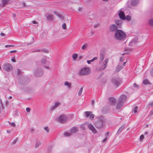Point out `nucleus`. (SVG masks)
Wrapping results in <instances>:
<instances>
[{"instance_id":"1","label":"nucleus","mask_w":153,"mask_h":153,"mask_svg":"<svg viewBox=\"0 0 153 153\" xmlns=\"http://www.w3.org/2000/svg\"><path fill=\"white\" fill-rule=\"evenodd\" d=\"M126 34L122 30L118 29L115 25V38L119 40H124L126 37Z\"/></svg>"},{"instance_id":"2","label":"nucleus","mask_w":153,"mask_h":153,"mask_svg":"<svg viewBox=\"0 0 153 153\" xmlns=\"http://www.w3.org/2000/svg\"><path fill=\"white\" fill-rule=\"evenodd\" d=\"M105 120L103 116L98 117V120L95 123V126L97 128H101L103 127Z\"/></svg>"},{"instance_id":"3","label":"nucleus","mask_w":153,"mask_h":153,"mask_svg":"<svg viewBox=\"0 0 153 153\" xmlns=\"http://www.w3.org/2000/svg\"><path fill=\"white\" fill-rule=\"evenodd\" d=\"M91 71L89 68L85 67L82 68L79 72L78 74L80 76H85L90 74Z\"/></svg>"},{"instance_id":"4","label":"nucleus","mask_w":153,"mask_h":153,"mask_svg":"<svg viewBox=\"0 0 153 153\" xmlns=\"http://www.w3.org/2000/svg\"><path fill=\"white\" fill-rule=\"evenodd\" d=\"M43 71L41 68L37 67L34 70L33 74L35 76L37 77L42 76L43 74Z\"/></svg>"},{"instance_id":"5","label":"nucleus","mask_w":153,"mask_h":153,"mask_svg":"<svg viewBox=\"0 0 153 153\" xmlns=\"http://www.w3.org/2000/svg\"><path fill=\"white\" fill-rule=\"evenodd\" d=\"M19 83L22 85H25L29 82L27 78L24 76H22L19 79Z\"/></svg>"},{"instance_id":"6","label":"nucleus","mask_w":153,"mask_h":153,"mask_svg":"<svg viewBox=\"0 0 153 153\" xmlns=\"http://www.w3.org/2000/svg\"><path fill=\"white\" fill-rule=\"evenodd\" d=\"M68 119V117L65 115H61L59 117L58 120L60 122L63 123H65Z\"/></svg>"},{"instance_id":"7","label":"nucleus","mask_w":153,"mask_h":153,"mask_svg":"<svg viewBox=\"0 0 153 153\" xmlns=\"http://www.w3.org/2000/svg\"><path fill=\"white\" fill-rule=\"evenodd\" d=\"M4 68L6 71H10L12 70L13 68L12 65L9 63H5L4 65Z\"/></svg>"},{"instance_id":"8","label":"nucleus","mask_w":153,"mask_h":153,"mask_svg":"<svg viewBox=\"0 0 153 153\" xmlns=\"http://www.w3.org/2000/svg\"><path fill=\"white\" fill-rule=\"evenodd\" d=\"M108 61V59H106L104 62H103V64H102L100 69L99 71H102V70L105 69L107 67V63Z\"/></svg>"},{"instance_id":"9","label":"nucleus","mask_w":153,"mask_h":153,"mask_svg":"<svg viewBox=\"0 0 153 153\" xmlns=\"http://www.w3.org/2000/svg\"><path fill=\"white\" fill-rule=\"evenodd\" d=\"M127 98V97L126 95H122L120 97L118 101L123 104V103L126 101Z\"/></svg>"},{"instance_id":"10","label":"nucleus","mask_w":153,"mask_h":153,"mask_svg":"<svg viewBox=\"0 0 153 153\" xmlns=\"http://www.w3.org/2000/svg\"><path fill=\"white\" fill-rule=\"evenodd\" d=\"M123 67L122 65V64L121 62H119V63L117 65L116 67L115 73H118L123 68Z\"/></svg>"},{"instance_id":"11","label":"nucleus","mask_w":153,"mask_h":153,"mask_svg":"<svg viewBox=\"0 0 153 153\" xmlns=\"http://www.w3.org/2000/svg\"><path fill=\"white\" fill-rule=\"evenodd\" d=\"M122 81L119 78L115 79V88H117L121 84Z\"/></svg>"},{"instance_id":"12","label":"nucleus","mask_w":153,"mask_h":153,"mask_svg":"<svg viewBox=\"0 0 153 153\" xmlns=\"http://www.w3.org/2000/svg\"><path fill=\"white\" fill-rule=\"evenodd\" d=\"M115 23H116L117 27V28L118 27L119 28H121L122 25L123 23V20L120 19L118 20H116Z\"/></svg>"},{"instance_id":"13","label":"nucleus","mask_w":153,"mask_h":153,"mask_svg":"<svg viewBox=\"0 0 153 153\" xmlns=\"http://www.w3.org/2000/svg\"><path fill=\"white\" fill-rule=\"evenodd\" d=\"M138 42V39L137 38H133L130 43L129 45L130 46H132L135 45V43Z\"/></svg>"},{"instance_id":"14","label":"nucleus","mask_w":153,"mask_h":153,"mask_svg":"<svg viewBox=\"0 0 153 153\" xmlns=\"http://www.w3.org/2000/svg\"><path fill=\"white\" fill-rule=\"evenodd\" d=\"M89 128L94 133H96L97 131L94 126L91 124H89L88 126Z\"/></svg>"},{"instance_id":"15","label":"nucleus","mask_w":153,"mask_h":153,"mask_svg":"<svg viewBox=\"0 0 153 153\" xmlns=\"http://www.w3.org/2000/svg\"><path fill=\"white\" fill-rule=\"evenodd\" d=\"M109 103L110 105H114L115 104V98L113 97H110L108 98Z\"/></svg>"},{"instance_id":"16","label":"nucleus","mask_w":153,"mask_h":153,"mask_svg":"<svg viewBox=\"0 0 153 153\" xmlns=\"http://www.w3.org/2000/svg\"><path fill=\"white\" fill-rule=\"evenodd\" d=\"M119 17L120 18V19L123 20H125L126 19V17L125 14L123 12L120 11L118 14Z\"/></svg>"},{"instance_id":"17","label":"nucleus","mask_w":153,"mask_h":153,"mask_svg":"<svg viewBox=\"0 0 153 153\" xmlns=\"http://www.w3.org/2000/svg\"><path fill=\"white\" fill-rule=\"evenodd\" d=\"M139 2V0H131V5L133 6H136Z\"/></svg>"},{"instance_id":"18","label":"nucleus","mask_w":153,"mask_h":153,"mask_svg":"<svg viewBox=\"0 0 153 153\" xmlns=\"http://www.w3.org/2000/svg\"><path fill=\"white\" fill-rule=\"evenodd\" d=\"M78 131V128L76 127H74L70 130V131L72 133H75Z\"/></svg>"},{"instance_id":"19","label":"nucleus","mask_w":153,"mask_h":153,"mask_svg":"<svg viewBox=\"0 0 153 153\" xmlns=\"http://www.w3.org/2000/svg\"><path fill=\"white\" fill-rule=\"evenodd\" d=\"M123 104L122 103H121L119 101L116 105V108L117 110H119L123 105Z\"/></svg>"},{"instance_id":"20","label":"nucleus","mask_w":153,"mask_h":153,"mask_svg":"<svg viewBox=\"0 0 153 153\" xmlns=\"http://www.w3.org/2000/svg\"><path fill=\"white\" fill-rule=\"evenodd\" d=\"M105 56L104 53L103 52L100 53V62H101L103 60Z\"/></svg>"},{"instance_id":"21","label":"nucleus","mask_w":153,"mask_h":153,"mask_svg":"<svg viewBox=\"0 0 153 153\" xmlns=\"http://www.w3.org/2000/svg\"><path fill=\"white\" fill-rule=\"evenodd\" d=\"M60 104V103L59 102H56L55 103L54 106H52L51 108V110H53L56 109L57 107Z\"/></svg>"},{"instance_id":"22","label":"nucleus","mask_w":153,"mask_h":153,"mask_svg":"<svg viewBox=\"0 0 153 153\" xmlns=\"http://www.w3.org/2000/svg\"><path fill=\"white\" fill-rule=\"evenodd\" d=\"M2 1V7L4 6L6 4H7L8 3V2L10 0H1Z\"/></svg>"},{"instance_id":"23","label":"nucleus","mask_w":153,"mask_h":153,"mask_svg":"<svg viewBox=\"0 0 153 153\" xmlns=\"http://www.w3.org/2000/svg\"><path fill=\"white\" fill-rule=\"evenodd\" d=\"M109 30L111 31H115V24L111 25L109 27Z\"/></svg>"},{"instance_id":"24","label":"nucleus","mask_w":153,"mask_h":153,"mask_svg":"<svg viewBox=\"0 0 153 153\" xmlns=\"http://www.w3.org/2000/svg\"><path fill=\"white\" fill-rule=\"evenodd\" d=\"M46 17L48 20H53V15L51 14H48L46 15Z\"/></svg>"},{"instance_id":"25","label":"nucleus","mask_w":153,"mask_h":153,"mask_svg":"<svg viewBox=\"0 0 153 153\" xmlns=\"http://www.w3.org/2000/svg\"><path fill=\"white\" fill-rule=\"evenodd\" d=\"M41 144V143L40 141L36 140L35 145V147L36 148H38Z\"/></svg>"},{"instance_id":"26","label":"nucleus","mask_w":153,"mask_h":153,"mask_svg":"<svg viewBox=\"0 0 153 153\" xmlns=\"http://www.w3.org/2000/svg\"><path fill=\"white\" fill-rule=\"evenodd\" d=\"M64 85L67 86L68 88L70 89L71 88V84L67 81H65L64 83Z\"/></svg>"},{"instance_id":"27","label":"nucleus","mask_w":153,"mask_h":153,"mask_svg":"<svg viewBox=\"0 0 153 153\" xmlns=\"http://www.w3.org/2000/svg\"><path fill=\"white\" fill-rule=\"evenodd\" d=\"M124 126H123L121 127L118 131L117 132V134H120L121 132L124 129Z\"/></svg>"},{"instance_id":"28","label":"nucleus","mask_w":153,"mask_h":153,"mask_svg":"<svg viewBox=\"0 0 153 153\" xmlns=\"http://www.w3.org/2000/svg\"><path fill=\"white\" fill-rule=\"evenodd\" d=\"M88 44L85 43L82 47L81 48L83 50H85L87 48Z\"/></svg>"},{"instance_id":"29","label":"nucleus","mask_w":153,"mask_h":153,"mask_svg":"<svg viewBox=\"0 0 153 153\" xmlns=\"http://www.w3.org/2000/svg\"><path fill=\"white\" fill-rule=\"evenodd\" d=\"M4 108V105L2 102V101L0 100V114H1L2 109Z\"/></svg>"},{"instance_id":"30","label":"nucleus","mask_w":153,"mask_h":153,"mask_svg":"<svg viewBox=\"0 0 153 153\" xmlns=\"http://www.w3.org/2000/svg\"><path fill=\"white\" fill-rule=\"evenodd\" d=\"M138 108V107L137 106H135L133 108L132 111H133L134 114H135L137 113Z\"/></svg>"},{"instance_id":"31","label":"nucleus","mask_w":153,"mask_h":153,"mask_svg":"<svg viewBox=\"0 0 153 153\" xmlns=\"http://www.w3.org/2000/svg\"><path fill=\"white\" fill-rule=\"evenodd\" d=\"M47 62L46 59L45 58H42L41 60V62L43 64H45Z\"/></svg>"},{"instance_id":"32","label":"nucleus","mask_w":153,"mask_h":153,"mask_svg":"<svg viewBox=\"0 0 153 153\" xmlns=\"http://www.w3.org/2000/svg\"><path fill=\"white\" fill-rule=\"evenodd\" d=\"M91 111H85V116L86 117H88L90 116V114L91 113Z\"/></svg>"},{"instance_id":"33","label":"nucleus","mask_w":153,"mask_h":153,"mask_svg":"<svg viewBox=\"0 0 153 153\" xmlns=\"http://www.w3.org/2000/svg\"><path fill=\"white\" fill-rule=\"evenodd\" d=\"M83 87H81L80 89V90L78 92V95L79 96H80L81 95V94H82V91L83 90Z\"/></svg>"},{"instance_id":"34","label":"nucleus","mask_w":153,"mask_h":153,"mask_svg":"<svg viewBox=\"0 0 153 153\" xmlns=\"http://www.w3.org/2000/svg\"><path fill=\"white\" fill-rule=\"evenodd\" d=\"M78 57V54L76 53H74L72 55V57L74 60H75Z\"/></svg>"},{"instance_id":"35","label":"nucleus","mask_w":153,"mask_h":153,"mask_svg":"<svg viewBox=\"0 0 153 153\" xmlns=\"http://www.w3.org/2000/svg\"><path fill=\"white\" fill-rule=\"evenodd\" d=\"M143 82L144 84L146 85L149 84V81L147 79H145L143 81Z\"/></svg>"},{"instance_id":"36","label":"nucleus","mask_w":153,"mask_h":153,"mask_svg":"<svg viewBox=\"0 0 153 153\" xmlns=\"http://www.w3.org/2000/svg\"><path fill=\"white\" fill-rule=\"evenodd\" d=\"M58 14V15H57V16L59 18H60L62 20H64V17L62 15V14H59V13Z\"/></svg>"},{"instance_id":"37","label":"nucleus","mask_w":153,"mask_h":153,"mask_svg":"<svg viewBox=\"0 0 153 153\" xmlns=\"http://www.w3.org/2000/svg\"><path fill=\"white\" fill-rule=\"evenodd\" d=\"M149 24L151 26H153V19L149 20Z\"/></svg>"},{"instance_id":"38","label":"nucleus","mask_w":153,"mask_h":153,"mask_svg":"<svg viewBox=\"0 0 153 153\" xmlns=\"http://www.w3.org/2000/svg\"><path fill=\"white\" fill-rule=\"evenodd\" d=\"M126 19L128 21H130L131 19V17L130 16L128 15L126 17Z\"/></svg>"},{"instance_id":"39","label":"nucleus","mask_w":153,"mask_h":153,"mask_svg":"<svg viewBox=\"0 0 153 153\" xmlns=\"http://www.w3.org/2000/svg\"><path fill=\"white\" fill-rule=\"evenodd\" d=\"M62 27L63 29L66 30V25L65 23H64L62 24Z\"/></svg>"},{"instance_id":"40","label":"nucleus","mask_w":153,"mask_h":153,"mask_svg":"<svg viewBox=\"0 0 153 153\" xmlns=\"http://www.w3.org/2000/svg\"><path fill=\"white\" fill-rule=\"evenodd\" d=\"M9 124L10 125L12 126L15 127L16 126V124L12 122L11 123L10 121L8 122Z\"/></svg>"},{"instance_id":"41","label":"nucleus","mask_w":153,"mask_h":153,"mask_svg":"<svg viewBox=\"0 0 153 153\" xmlns=\"http://www.w3.org/2000/svg\"><path fill=\"white\" fill-rule=\"evenodd\" d=\"M64 135L66 136H69L71 135V134L70 133L65 132L64 133Z\"/></svg>"},{"instance_id":"42","label":"nucleus","mask_w":153,"mask_h":153,"mask_svg":"<svg viewBox=\"0 0 153 153\" xmlns=\"http://www.w3.org/2000/svg\"><path fill=\"white\" fill-rule=\"evenodd\" d=\"M94 115L93 114H91L90 115L89 117L90 119H92L94 118Z\"/></svg>"},{"instance_id":"43","label":"nucleus","mask_w":153,"mask_h":153,"mask_svg":"<svg viewBox=\"0 0 153 153\" xmlns=\"http://www.w3.org/2000/svg\"><path fill=\"white\" fill-rule=\"evenodd\" d=\"M44 129L47 132H48L49 131V129L48 126L45 127L44 128Z\"/></svg>"},{"instance_id":"44","label":"nucleus","mask_w":153,"mask_h":153,"mask_svg":"<svg viewBox=\"0 0 153 153\" xmlns=\"http://www.w3.org/2000/svg\"><path fill=\"white\" fill-rule=\"evenodd\" d=\"M153 106V101L151 102L150 104H149L148 107L150 108Z\"/></svg>"},{"instance_id":"45","label":"nucleus","mask_w":153,"mask_h":153,"mask_svg":"<svg viewBox=\"0 0 153 153\" xmlns=\"http://www.w3.org/2000/svg\"><path fill=\"white\" fill-rule=\"evenodd\" d=\"M144 138V136L142 134L141 135L140 137V141H142Z\"/></svg>"},{"instance_id":"46","label":"nucleus","mask_w":153,"mask_h":153,"mask_svg":"<svg viewBox=\"0 0 153 153\" xmlns=\"http://www.w3.org/2000/svg\"><path fill=\"white\" fill-rule=\"evenodd\" d=\"M124 60L123 58L122 57H120V61L119 62H121L122 63V62H123Z\"/></svg>"},{"instance_id":"47","label":"nucleus","mask_w":153,"mask_h":153,"mask_svg":"<svg viewBox=\"0 0 153 153\" xmlns=\"http://www.w3.org/2000/svg\"><path fill=\"white\" fill-rule=\"evenodd\" d=\"M14 45H7L5 46V48H8L10 47H13Z\"/></svg>"},{"instance_id":"48","label":"nucleus","mask_w":153,"mask_h":153,"mask_svg":"<svg viewBox=\"0 0 153 153\" xmlns=\"http://www.w3.org/2000/svg\"><path fill=\"white\" fill-rule=\"evenodd\" d=\"M107 140V137H106L104 140H102V141L103 143L105 142Z\"/></svg>"},{"instance_id":"49","label":"nucleus","mask_w":153,"mask_h":153,"mask_svg":"<svg viewBox=\"0 0 153 153\" xmlns=\"http://www.w3.org/2000/svg\"><path fill=\"white\" fill-rule=\"evenodd\" d=\"M95 102V101L94 100H93L92 101L91 105L93 107H94V103Z\"/></svg>"},{"instance_id":"50","label":"nucleus","mask_w":153,"mask_h":153,"mask_svg":"<svg viewBox=\"0 0 153 153\" xmlns=\"http://www.w3.org/2000/svg\"><path fill=\"white\" fill-rule=\"evenodd\" d=\"M150 74H151V75L153 77V68L151 70V71L150 72Z\"/></svg>"},{"instance_id":"51","label":"nucleus","mask_w":153,"mask_h":153,"mask_svg":"<svg viewBox=\"0 0 153 153\" xmlns=\"http://www.w3.org/2000/svg\"><path fill=\"white\" fill-rule=\"evenodd\" d=\"M133 86L135 88H137L138 87V85H137L135 83L133 84Z\"/></svg>"},{"instance_id":"52","label":"nucleus","mask_w":153,"mask_h":153,"mask_svg":"<svg viewBox=\"0 0 153 153\" xmlns=\"http://www.w3.org/2000/svg\"><path fill=\"white\" fill-rule=\"evenodd\" d=\"M21 72V71L19 69H17V74L18 75H19L20 74Z\"/></svg>"},{"instance_id":"53","label":"nucleus","mask_w":153,"mask_h":153,"mask_svg":"<svg viewBox=\"0 0 153 153\" xmlns=\"http://www.w3.org/2000/svg\"><path fill=\"white\" fill-rule=\"evenodd\" d=\"M42 51L44 52H45V53H48V51L47 50H45V49H43V50H42Z\"/></svg>"},{"instance_id":"54","label":"nucleus","mask_w":153,"mask_h":153,"mask_svg":"<svg viewBox=\"0 0 153 153\" xmlns=\"http://www.w3.org/2000/svg\"><path fill=\"white\" fill-rule=\"evenodd\" d=\"M97 59V57H95L93 59H92L91 60V62H93L95 60Z\"/></svg>"},{"instance_id":"55","label":"nucleus","mask_w":153,"mask_h":153,"mask_svg":"<svg viewBox=\"0 0 153 153\" xmlns=\"http://www.w3.org/2000/svg\"><path fill=\"white\" fill-rule=\"evenodd\" d=\"M26 110L27 112H29L30 111V109L29 108H27L26 109Z\"/></svg>"},{"instance_id":"56","label":"nucleus","mask_w":153,"mask_h":153,"mask_svg":"<svg viewBox=\"0 0 153 153\" xmlns=\"http://www.w3.org/2000/svg\"><path fill=\"white\" fill-rule=\"evenodd\" d=\"M41 51V50L39 49H37L36 50H35L33 51V52H40Z\"/></svg>"},{"instance_id":"57","label":"nucleus","mask_w":153,"mask_h":153,"mask_svg":"<svg viewBox=\"0 0 153 153\" xmlns=\"http://www.w3.org/2000/svg\"><path fill=\"white\" fill-rule=\"evenodd\" d=\"M11 61L13 62H16V60L15 59V57H13V58L11 59Z\"/></svg>"},{"instance_id":"58","label":"nucleus","mask_w":153,"mask_h":153,"mask_svg":"<svg viewBox=\"0 0 153 153\" xmlns=\"http://www.w3.org/2000/svg\"><path fill=\"white\" fill-rule=\"evenodd\" d=\"M99 24H97V25H95L94 26V28H97L98 27V26L99 25Z\"/></svg>"},{"instance_id":"59","label":"nucleus","mask_w":153,"mask_h":153,"mask_svg":"<svg viewBox=\"0 0 153 153\" xmlns=\"http://www.w3.org/2000/svg\"><path fill=\"white\" fill-rule=\"evenodd\" d=\"M153 114V111L152 110L150 112V113L149 114V115H151V116Z\"/></svg>"},{"instance_id":"60","label":"nucleus","mask_w":153,"mask_h":153,"mask_svg":"<svg viewBox=\"0 0 153 153\" xmlns=\"http://www.w3.org/2000/svg\"><path fill=\"white\" fill-rule=\"evenodd\" d=\"M54 13L57 16V15H58V14H59V13L56 11H54Z\"/></svg>"},{"instance_id":"61","label":"nucleus","mask_w":153,"mask_h":153,"mask_svg":"<svg viewBox=\"0 0 153 153\" xmlns=\"http://www.w3.org/2000/svg\"><path fill=\"white\" fill-rule=\"evenodd\" d=\"M78 11H79V12H81L82 11V7H79V8L78 9Z\"/></svg>"},{"instance_id":"62","label":"nucleus","mask_w":153,"mask_h":153,"mask_svg":"<svg viewBox=\"0 0 153 153\" xmlns=\"http://www.w3.org/2000/svg\"><path fill=\"white\" fill-rule=\"evenodd\" d=\"M18 139V138H17L16 140H14L13 142V144H15V143L16 142V141H17V140Z\"/></svg>"},{"instance_id":"63","label":"nucleus","mask_w":153,"mask_h":153,"mask_svg":"<svg viewBox=\"0 0 153 153\" xmlns=\"http://www.w3.org/2000/svg\"><path fill=\"white\" fill-rule=\"evenodd\" d=\"M17 52L16 51V50H14V51H10V53H16Z\"/></svg>"},{"instance_id":"64","label":"nucleus","mask_w":153,"mask_h":153,"mask_svg":"<svg viewBox=\"0 0 153 153\" xmlns=\"http://www.w3.org/2000/svg\"><path fill=\"white\" fill-rule=\"evenodd\" d=\"M32 22L34 24H37L38 23V22H36V21H32Z\"/></svg>"}]
</instances>
